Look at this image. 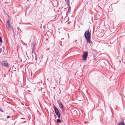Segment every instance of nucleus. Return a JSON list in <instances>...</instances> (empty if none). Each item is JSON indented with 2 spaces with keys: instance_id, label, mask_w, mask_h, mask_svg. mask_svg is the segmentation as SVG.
Wrapping results in <instances>:
<instances>
[{
  "instance_id": "nucleus-1",
  "label": "nucleus",
  "mask_w": 125,
  "mask_h": 125,
  "mask_svg": "<svg viewBox=\"0 0 125 125\" xmlns=\"http://www.w3.org/2000/svg\"><path fill=\"white\" fill-rule=\"evenodd\" d=\"M84 36L87 42L89 43H91V42L90 39V35L89 31H87L85 32L84 33Z\"/></svg>"
},
{
  "instance_id": "nucleus-2",
  "label": "nucleus",
  "mask_w": 125,
  "mask_h": 125,
  "mask_svg": "<svg viewBox=\"0 0 125 125\" xmlns=\"http://www.w3.org/2000/svg\"><path fill=\"white\" fill-rule=\"evenodd\" d=\"M1 64L3 66L7 67L9 66V63L7 61H3L1 63Z\"/></svg>"
},
{
  "instance_id": "nucleus-3",
  "label": "nucleus",
  "mask_w": 125,
  "mask_h": 125,
  "mask_svg": "<svg viewBox=\"0 0 125 125\" xmlns=\"http://www.w3.org/2000/svg\"><path fill=\"white\" fill-rule=\"evenodd\" d=\"M54 108L56 115L57 116L58 119H59L60 118V114L58 109L55 106H54Z\"/></svg>"
},
{
  "instance_id": "nucleus-4",
  "label": "nucleus",
  "mask_w": 125,
  "mask_h": 125,
  "mask_svg": "<svg viewBox=\"0 0 125 125\" xmlns=\"http://www.w3.org/2000/svg\"><path fill=\"white\" fill-rule=\"evenodd\" d=\"M88 56V52H85L83 55V61H85L87 58Z\"/></svg>"
},
{
  "instance_id": "nucleus-5",
  "label": "nucleus",
  "mask_w": 125,
  "mask_h": 125,
  "mask_svg": "<svg viewBox=\"0 0 125 125\" xmlns=\"http://www.w3.org/2000/svg\"><path fill=\"white\" fill-rule=\"evenodd\" d=\"M6 25L7 28L9 29L10 26V24L9 21H7L6 23Z\"/></svg>"
},
{
  "instance_id": "nucleus-6",
  "label": "nucleus",
  "mask_w": 125,
  "mask_h": 125,
  "mask_svg": "<svg viewBox=\"0 0 125 125\" xmlns=\"http://www.w3.org/2000/svg\"><path fill=\"white\" fill-rule=\"evenodd\" d=\"M35 43L34 42H33L31 43V46L32 47V51L35 49Z\"/></svg>"
},
{
  "instance_id": "nucleus-7",
  "label": "nucleus",
  "mask_w": 125,
  "mask_h": 125,
  "mask_svg": "<svg viewBox=\"0 0 125 125\" xmlns=\"http://www.w3.org/2000/svg\"><path fill=\"white\" fill-rule=\"evenodd\" d=\"M60 107L62 110L63 109V104L61 102H60L59 104Z\"/></svg>"
},
{
  "instance_id": "nucleus-8",
  "label": "nucleus",
  "mask_w": 125,
  "mask_h": 125,
  "mask_svg": "<svg viewBox=\"0 0 125 125\" xmlns=\"http://www.w3.org/2000/svg\"><path fill=\"white\" fill-rule=\"evenodd\" d=\"M69 0H65L66 3L67 4V5L68 6H70V3Z\"/></svg>"
},
{
  "instance_id": "nucleus-9",
  "label": "nucleus",
  "mask_w": 125,
  "mask_h": 125,
  "mask_svg": "<svg viewBox=\"0 0 125 125\" xmlns=\"http://www.w3.org/2000/svg\"><path fill=\"white\" fill-rule=\"evenodd\" d=\"M68 7H69V8L67 11V14L68 13H69L71 11V7L70 6Z\"/></svg>"
},
{
  "instance_id": "nucleus-10",
  "label": "nucleus",
  "mask_w": 125,
  "mask_h": 125,
  "mask_svg": "<svg viewBox=\"0 0 125 125\" xmlns=\"http://www.w3.org/2000/svg\"><path fill=\"white\" fill-rule=\"evenodd\" d=\"M119 125H125L124 123L122 122L120 123L119 124Z\"/></svg>"
},
{
  "instance_id": "nucleus-11",
  "label": "nucleus",
  "mask_w": 125,
  "mask_h": 125,
  "mask_svg": "<svg viewBox=\"0 0 125 125\" xmlns=\"http://www.w3.org/2000/svg\"><path fill=\"white\" fill-rule=\"evenodd\" d=\"M57 121L59 123H61V121L59 119H57Z\"/></svg>"
},
{
  "instance_id": "nucleus-12",
  "label": "nucleus",
  "mask_w": 125,
  "mask_h": 125,
  "mask_svg": "<svg viewBox=\"0 0 125 125\" xmlns=\"http://www.w3.org/2000/svg\"><path fill=\"white\" fill-rule=\"evenodd\" d=\"M10 117V116H8L7 117V118H9Z\"/></svg>"
}]
</instances>
